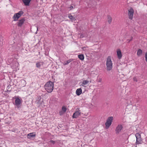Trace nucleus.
Returning <instances> with one entry per match:
<instances>
[{"label": "nucleus", "mask_w": 147, "mask_h": 147, "mask_svg": "<svg viewBox=\"0 0 147 147\" xmlns=\"http://www.w3.org/2000/svg\"><path fill=\"white\" fill-rule=\"evenodd\" d=\"M54 87L53 83L51 81L47 82L45 85V88L47 92H52Z\"/></svg>", "instance_id": "nucleus-1"}, {"label": "nucleus", "mask_w": 147, "mask_h": 147, "mask_svg": "<svg viewBox=\"0 0 147 147\" xmlns=\"http://www.w3.org/2000/svg\"><path fill=\"white\" fill-rule=\"evenodd\" d=\"M107 70V71L111 70L113 67V63L111 61V57L109 56L107 58L106 61Z\"/></svg>", "instance_id": "nucleus-2"}, {"label": "nucleus", "mask_w": 147, "mask_h": 147, "mask_svg": "<svg viewBox=\"0 0 147 147\" xmlns=\"http://www.w3.org/2000/svg\"><path fill=\"white\" fill-rule=\"evenodd\" d=\"M113 119V117H109L108 118L106 122L105 123L106 128V129H108L111 126Z\"/></svg>", "instance_id": "nucleus-3"}, {"label": "nucleus", "mask_w": 147, "mask_h": 147, "mask_svg": "<svg viewBox=\"0 0 147 147\" xmlns=\"http://www.w3.org/2000/svg\"><path fill=\"white\" fill-rule=\"evenodd\" d=\"M23 13H24L22 11H20L18 13L15 14L13 17V20L15 21H17Z\"/></svg>", "instance_id": "nucleus-4"}, {"label": "nucleus", "mask_w": 147, "mask_h": 147, "mask_svg": "<svg viewBox=\"0 0 147 147\" xmlns=\"http://www.w3.org/2000/svg\"><path fill=\"white\" fill-rule=\"evenodd\" d=\"M134 12L133 9L131 7L128 10V17L130 20H132L133 19Z\"/></svg>", "instance_id": "nucleus-5"}, {"label": "nucleus", "mask_w": 147, "mask_h": 147, "mask_svg": "<svg viewBox=\"0 0 147 147\" xmlns=\"http://www.w3.org/2000/svg\"><path fill=\"white\" fill-rule=\"evenodd\" d=\"M136 138V143L137 144L142 143V140L141 138V135L139 133H137L135 134Z\"/></svg>", "instance_id": "nucleus-6"}, {"label": "nucleus", "mask_w": 147, "mask_h": 147, "mask_svg": "<svg viewBox=\"0 0 147 147\" xmlns=\"http://www.w3.org/2000/svg\"><path fill=\"white\" fill-rule=\"evenodd\" d=\"M14 98L15 99V105L17 107H18L20 104L21 103V101L20 99L18 97L15 96Z\"/></svg>", "instance_id": "nucleus-7"}, {"label": "nucleus", "mask_w": 147, "mask_h": 147, "mask_svg": "<svg viewBox=\"0 0 147 147\" xmlns=\"http://www.w3.org/2000/svg\"><path fill=\"white\" fill-rule=\"evenodd\" d=\"M123 128V126L121 125H118L116 127L115 131L116 134H118L120 132Z\"/></svg>", "instance_id": "nucleus-8"}, {"label": "nucleus", "mask_w": 147, "mask_h": 147, "mask_svg": "<svg viewBox=\"0 0 147 147\" xmlns=\"http://www.w3.org/2000/svg\"><path fill=\"white\" fill-rule=\"evenodd\" d=\"M78 111H76L72 115L73 118H77L78 117V116L80 115L81 113L80 112V110L79 109Z\"/></svg>", "instance_id": "nucleus-9"}, {"label": "nucleus", "mask_w": 147, "mask_h": 147, "mask_svg": "<svg viewBox=\"0 0 147 147\" xmlns=\"http://www.w3.org/2000/svg\"><path fill=\"white\" fill-rule=\"evenodd\" d=\"M117 55L118 58L120 59L122 57V54L121 49H118L117 50Z\"/></svg>", "instance_id": "nucleus-10"}, {"label": "nucleus", "mask_w": 147, "mask_h": 147, "mask_svg": "<svg viewBox=\"0 0 147 147\" xmlns=\"http://www.w3.org/2000/svg\"><path fill=\"white\" fill-rule=\"evenodd\" d=\"M36 134L35 132H32L28 134L27 138L28 139H31L36 136Z\"/></svg>", "instance_id": "nucleus-11"}, {"label": "nucleus", "mask_w": 147, "mask_h": 147, "mask_svg": "<svg viewBox=\"0 0 147 147\" xmlns=\"http://www.w3.org/2000/svg\"><path fill=\"white\" fill-rule=\"evenodd\" d=\"M44 64V63L42 62H37L36 63V67L38 68H40L41 66H42Z\"/></svg>", "instance_id": "nucleus-12"}, {"label": "nucleus", "mask_w": 147, "mask_h": 147, "mask_svg": "<svg viewBox=\"0 0 147 147\" xmlns=\"http://www.w3.org/2000/svg\"><path fill=\"white\" fill-rule=\"evenodd\" d=\"M89 83V82L88 80H83L82 83L81 85L82 86L84 87H86V86Z\"/></svg>", "instance_id": "nucleus-13"}, {"label": "nucleus", "mask_w": 147, "mask_h": 147, "mask_svg": "<svg viewBox=\"0 0 147 147\" xmlns=\"http://www.w3.org/2000/svg\"><path fill=\"white\" fill-rule=\"evenodd\" d=\"M25 20L24 19H22L19 21L18 24V25L19 26H21L24 24Z\"/></svg>", "instance_id": "nucleus-14"}, {"label": "nucleus", "mask_w": 147, "mask_h": 147, "mask_svg": "<svg viewBox=\"0 0 147 147\" xmlns=\"http://www.w3.org/2000/svg\"><path fill=\"white\" fill-rule=\"evenodd\" d=\"M31 0H22L25 5L28 6Z\"/></svg>", "instance_id": "nucleus-15"}, {"label": "nucleus", "mask_w": 147, "mask_h": 147, "mask_svg": "<svg viewBox=\"0 0 147 147\" xmlns=\"http://www.w3.org/2000/svg\"><path fill=\"white\" fill-rule=\"evenodd\" d=\"M68 18L71 20L72 21H74L76 20L75 18L73 16L71 13L69 14Z\"/></svg>", "instance_id": "nucleus-16"}, {"label": "nucleus", "mask_w": 147, "mask_h": 147, "mask_svg": "<svg viewBox=\"0 0 147 147\" xmlns=\"http://www.w3.org/2000/svg\"><path fill=\"white\" fill-rule=\"evenodd\" d=\"M78 58L81 61H83L84 58V57L83 54H80L78 55Z\"/></svg>", "instance_id": "nucleus-17"}, {"label": "nucleus", "mask_w": 147, "mask_h": 147, "mask_svg": "<svg viewBox=\"0 0 147 147\" xmlns=\"http://www.w3.org/2000/svg\"><path fill=\"white\" fill-rule=\"evenodd\" d=\"M73 61V60L72 59H69V60L67 61H65L63 63V65H67L69 63H70Z\"/></svg>", "instance_id": "nucleus-18"}, {"label": "nucleus", "mask_w": 147, "mask_h": 147, "mask_svg": "<svg viewBox=\"0 0 147 147\" xmlns=\"http://www.w3.org/2000/svg\"><path fill=\"white\" fill-rule=\"evenodd\" d=\"M142 53V51L141 50L138 49L137 52V55L138 56H141Z\"/></svg>", "instance_id": "nucleus-19"}, {"label": "nucleus", "mask_w": 147, "mask_h": 147, "mask_svg": "<svg viewBox=\"0 0 147 147\" xmlns=\"http://www.w3.org/2000/svg\"><path fill=\"white\" fill-rule=\"evenodd\" d=\"M112 19L111 17L108 16V22L110 24L112 22Z\"/></svg>", "instance_id": "nucleus-20"}, {"label": "nucleus", "mask_w": 147, "mask_h": 147, "mask_svg": "<svg viewBox=\"0 0 147 147\" xmlns=\"http://www.w3.org/2000/svg\"><path fill=\"white\" fill-rule=\"evenodd\" d=\"M62 110L64 112H65L67 110V109L65 106H64L62 108Z\"/></svg>", "instance_id": "nucleus-21"}, {"label": "nucleus", "mask_w": 147, "mask_h": 147, "mask_svg": "<svg viewBox=\"0 0 147 147\" xmlns=\"http://www.w3.org/2000/svg\"><path fill=\"white\" fill-rule=\"evenodd\" d=\"M82 90L81 88H79L76 90V92H82Z\"/></svg>", "instance_id": "nucleus-22"}, {"label": "nucleus", "mask_w": 147, "mask_h": 147, "mask_svg": "<svg viewBox=\"0 0 147 147\" xmlns=\"http://www.w3.org/2000/svg\"><path fill=\"white\" fill-rule=\"evenodd\" d=\"M21 82L22 83H23L24 84V86H25V85L26 84V82L25 81V80H22V81H21Z\"/></svg>", "instance_id": "nucleus-23"}, {"label": "nucleus", "mask_w": 147, "mask_h": 147, "mask_svg": "<svg viewBox=\"0 0 147 147\" xmlns=\"http://www.w3.org/2000/svg\"><path fill=\"white\" fill-rule=\"evenodd\" d=\"M49 142H50V143H52L53 144H55V141L53 140H51Z\"/></svg>", "instance_id": "nucleus-24"}, {"label": "nucleus", "mask_w": 147, "mask_h": 147, "mask_svg": "<svg viewBox=\"0 0 147 147\" xmlns=\"http://www.w3.org/2000/svg\"><path fill=\"white\" fill-rule=\"evenodd\" d=\"M68 8L70 10H71L74 8V7L73 6L71 5L69 7H68Z\"/></svg>", "instance_id": "nucleus-25"}, {"label": "nucleus", "mask_w": 147, "mask_h": 147, "mask_svg": "<svg viewBox=\"0 0 147 147\" xmlns=\"http://www.w3.org/2000/svg\"><path fill=\"white\" fill-rule=\"evenodd\" d=\"M102 81V79L101 78H99L98 79L97 82H101Z\"/></svg>", "instance_id": "nucleus-26"}, {"label": "nucleus", "mask_w": 147, "mask_h": 147, "mask_svg": "<svg viewBox=\"0 0 147 147\" xmlns=\"http://www.w3.org/2000/svg\"><path fill=\"white\" fill-rule=\"evenodd\" d=\"M80 38H83L84 37V35L83 34H80Z\"/></svg>", "instance_id": "nucleus-27"}, {"label": "nucleus", "mask_w": 147, "mask_h": 147, "mask_svg": "<svg viewBox=\"0 0 147 147\" xmlns=\"http://www.w3.org/2000/svg\"><path fill=\"white\" fill-rule=\"evenodd\" d=\"M145 58L146 61L147 62V52L146 53L145 55Z\"/></svg>", "instance_id": "nucleus-28"}, {"label": "nucleus", "mask_w": 147, "mask_h": 147, "mask_svg": "<svg viewBox=\"0 0 147 147\" xmlns=\"http://www.w3.org/2000/svg\"><path fill=\"white\" fill-rule=\"evenodd\" d=\"M133 80L134 81L137 82V78L136 77H134L133 78Z\"/></svg>", "instance_id": "nucleus-29"}, {"label": "nucleus", "mask_w": 147, "mask_h": 147, "mask_svg": "<svg viewBox=\"0 0 147 147\" xmlns=\"http://www.w3.org/2000/svg\"><path fill=\"white\" fill-rule=\"evenodd\" d=\"M86 47H83L82 48V49L83 51H85L86 49Z\"/></svg>", "instance_id": "nucleus-30"}, {"label": "nucleus", "mask_w": 147, "mask_h": 147, "mask_svg": "<svg viewBox=\"0 0 147 147\" xmlns=\"http://www.w3.org/2000/svg\"><path fill=\"white\" fill-rule=\"evenodd\" d=\"M82 92H76V94L78 95L79 96L80 94H81Z\"/></svg>", "instance_id": "nucleus-31"}, {"label": "nucleus", "mask_w": 147, "mask_h": 147, "mask_svg": "<svg viewBox=\"0 0 147 147\" xmlns=\"http://www.w3.org/2000/svg\"><path fill=\"white\" fill-rule=\"evenodd\" d=\"M3 94L5 96H7V97L8 96V94H7L6 93H4Z\"/></svg>", "instance_id": "nucleus-32"}, {"label": "nucleus", "mask_w": 147, "mask_h": 147, "mask_svg": "<svg viewBox=\"0 0 147 147\" xmlns=\"http://www.w3.org/2000/svg\"><path fill=\"white\" fill-rule=\"evenodd\" d=\"M132 38H133L132 37H131V39L130 40H129V42L132 39Z\"/></svg>", "instance_id": "nucleus-33"}, {"label": "nucleus", "mask_w": 147, "mask_h": 147, "mask_svg": "<svg viewBox=\"0 0 147 147\" xmlns=\"http://www.w3.org/2000/svg\"><path fill=\"white\" fill-rule=\"evenodd\" d=\"M40 99H41V98L40 97V98H38V99L39 100H40Z\"/></svg>", "instance_id": "nucleus-34"}]
</instances>
